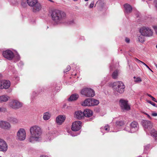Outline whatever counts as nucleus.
<instances>
[{
  "mask_svg": "<svg viewBox=\"0 0 157 157\" xmlns=\"http://www.w3.org/2000/svg\"><path fill=\"white\" fill-rule=\"evenodd\" d=\"M30 136L28 141L29 142L34 143L39 141L41 139L42 131L40 128L37 125H34L30 128Z\"/></svg>",
  "mask_w": 157,
  "mask_h": 157,
  "instance_id": "obj_1",
  "label": "nucleus"
},
{
  "mask_svg": "<svg viewBox=\"0 0 157 157\" xmlns=\"http://www.w3.org/2000/svg\"><path fill=\"white\" fill-rule=\"evenodd\" d=\"M52 20L56 24L62 22L66 18V14L64 12L59 10L53 11L51 14Z\"/></svg>",
  "mask_w": 157,
  "mask_h": 157,
  "instance_id": "obj_2",
  "label": "nucleus"
},
{
  "mask_svg": "<svg viewBox=\"0 0 157 157\" xmlns=\"http://www.w3.org/2000/svg\"><path fill=\"white\" fill-rule=\"evenodd\" d=\"M112 86V88L115 93L118 92L122 94L124 92L125 86L122 82H114Z\"/></svg>",
  "mask_w": 157,
  "mask_h": 157,
  "instance_id": "obj_3",
  "label": "nucleus"
},
{
  "mask_svg": "<svg viewBox=\"0 0 157 157\" xmlns=\"http://www.w3.org/2000/svg\"><path fill=\"white\" fill-rule=\"evenodd\" d=\"M28 5L33 7V10L34 12L39 11L41 8L40 4L37 2V0H27Z\"/></svg>",
  "mask_w": 157,
  "mask_h": 157,
  "instance_id": "obj_4",
  "label": "nucleus"
},
{
  "mask_svg": "<svg viewBox=\"0 0 157 157\" xmlns=\"http://www.w3.org/2000/svg\"><path fill=\"white\" fill-rule=\"evenodd\" d=\"M140 32L141 34L145 36L151 37L153 36V30L148 27H143L140 29Z\"/></svg>",
  "mask_w": 157,
  "mask_h": 157,
  "instance_id": "obj_5",
  "label": "nucleus"
},
{
  "mask_svg": "<svg viewBox=\"0 0 157 157\" xmlns=\"http://www.w3.org/2000/svg\"><path fill=\"white\" fill-rule=\"evenodd\" d=\"M139 128L138 123L136 121L132 122L130 125V127L126 126L124 128V130L130 133H134L137 131Z\"/></svg>",
  "mask_w": 157,
  "mask_h": 157,
  "instance_id": "obj_6",
  "label": "nucleus"
},
{
  "mask_svg": "<svg viewBox=\"0 0 157 157\" xmlns=\"http://www.w3.org/2000/svg\"><path fill=\"white\" fill-rule=\"evenodd\" d=\"M81 93L82 94L87 97H92L95 95L94 91L90 88H84L82 90Z\"/></svg>",
  "mask_w": 157,
  "mask_h": 157,
  "instance_id": "obj_7",
  "label": "nucleus"
},
{
  "mask_svg": "<svg viewBox=\"0 0 157 157\" xmlns=\"http://www.w3.org/2000/svg\"><path fill=\"white\" fill-rule=\"evenodd\" d=\"M26 133L25 130L23 128H20L17 133V139L21 141L24 140L26 138Z\"/></svg>",
  "mask_w": 157,
  "mask_h": 157,
  "instance_id": "obj_8",
  "label": "nucleus"
},
{
  "mask_svg": "<svg viewBox=\"0 0 157 157\" xmlns=\"http://www.w3.org/2000/svg\"><path fill=\"white\" fill-rule=\"evenodd\" d=\"M22 104L16 100L12 101L9 103L10 106L13 109H18L22 107Z\"/></svg>",
  "mask_w": 157,
  "mask_h": 157,
  "instance_id": "obj_9",
  "label": "nucleus"
},
{
  "mask_svg": "<svg viewBox=\"0 0 157 157\" xmlns=\"http://www.w3.org/2000/svg\"><path fill=\"white\" fill-rule=\"evenodd\" d=\"M2 55L5 58L9 60H12L14 57L13 52L9 50L3 51Z\"/></svg>",
  "mask_w": 157,
  "mask_h": 157,
  "instance_id": "obj_10",
  "label": "nucleus"
},
{
  "mask_svg": "<svg viewBox=\"0 0 157 157\" xmlns=\"http://www.w3.org/2000/svg\"><path fill=\"white\" fill-rule=\"evenodd\" d=\"M120 105L122 109L128 110L130 109V107L128 104V101L121 99L119 101Z\"/></svg>",
  "mask_w": 157,
  "mask_h": 157,
  "instance_id": "obj_11",
  "label": "nucleus"
},
{
  "mask_svg": "<svg viewBox=\"0 0 157 157\" xmlns=\"http://www.w3.org/2000/svg\"><path fill=\"white\" fill-rule=\"evenodd\" d=\"M82 122L79 121H76L72 124L71 129L74 131H76L80 130L81 127Z\"/></svg>",
  "mask_w": 157,
  "mask_h": 157,
  "instance_id": "obj_12",
  "label": "nucleus"
},
{
  "mask_svg": "<svg viewBox=\"0 0 157 157\" xmlns=\"http://www.w3.org/2000/svg\"><path fill=\"white\" fill-rule=\"evenodd\" d=\"M8 149V145L6 142L2 139H0V151L6 152Z\"/></svg>",
  "mask_w": 157,
  "mask_h": 157,
  "instance_id": "obj_13",
  "label": "nucleus"
},
{
  "mask_svg": "<svg viewBox=\"0 0 157 157\" xmlns=\"http://www.w3.org/2000/svg\"><path fill=\"white\" fill-rule=\"evenodd\" d=\"M142 123L143 126L145 129H150L153 126L152 123L148 121L143 120Z\"/></svg>",
  "mask_w": 157,
  "mask_h": 157,
  "instance_id": "obj_14",
  "label": "nucleus"
},
{
  "mask_svg": "<svg viewBox=\"0 0 157 157\" xmlns=\"http://www.w3.org/2000/svg\"><path fill=\"white\" fill-rule=\"evenodd\" d=\"M66 118L65 115H59L56 118V122L58 124L61 125L64 122Z\"/></svg>",
  "mask_w": 157,
  "mask_h": 157,
  "instance_id": "obj_15",
  "label": "nucleus"
},
{
  "mask_svg": "<svg viewBox=\"0 0 157 157\" xmlns=\"http://www.w3.org/2000/svg\"><path fill=\"white\" fill-rule=\"evenodd\" d=\"M0 127L4 129H9L11 127V125L8 122L4 121H0Z\"/></svg>",
  "mask_w": 157,
  "mask_h": 157,
  "instance_id": "obj_16",
  "label": "nucleus"
},
{
  "mask_svg": "<svg viewBox=\"0 0 157 157\" xmlns=\"http://www.w3.org/2000/svg\"><path fill=\"white\" fill-rule=\"evenodd\" d=\"M75 116L78 119H82L84 117V112H82L80 110L76 111L75 112Z\"/></svg>",
  "mask_w": 157,
  "mask_h": 157,
  "instance_id": "obj_17",
  "label": "nucleus"
},
{
  "mask_svg": "<svg viewBox=\"0 0 157 157\" xmlns=\"http://www.w3.org/2000/svg\"><path fill=\"white\" fill-rule=\"evenodd\" d=\"M124 7L125 14H129L132 12V8L129 4L127 3L125 4L124 5Z\"/></svg>",
  "mask_w": 157,
  "mask_h": 157,
  "instance_id": "obj_18",
  "label": "nucleus"
},
{
  "mask_svg": "<svg viewBox=\"0 0 157 157\" xmlns=\"http://www.w3.org/2000/svg\"><path fill=\"white\" fill-rule=\"evenodd\" d=\"M91 98H87L82 104L83 106H92Z\"/></svg>",
  "mask_w": 157,
  "mask_h": 157,
  "instance_id": "obj_19",
  "label": "nucleus"
},
{
  "mask_svg": "<svg viewBox=\"0 0 157 157\" xmlns=\"http://www.w3.org/2000/svg\"><path fill=\"white\" fill-rule=\"evenodd\" d=\"M3 89H8L10 86V82L9 80H2Z\"/></svg>",
  "mask_w": 157,
  "mask_h": 157,
  "instance_id": "obj_20",
  "label": "nucleus"
},
{
  "mask_svg": "<svg viewBox=\"0 0 157 157\" xmlns=\"http://www.w3.org/2000/svg\"><path fill=\"white\" fill-rule=\"evenodd\" d=\"M84 116L86 117H90L93 114L92 111L88 109H86L84 111Z\"/></svg>",
  "mask_w": 157,
  "mask_h": 157,
  "instance_id": "obj_21",
  "label": "nucleus"
},
{
  "mask_svg": "<svg viewBox=\"0 0 157 157\" xmlns=\"http://www.w3.org/2000/svg\"><path fill=\"white\" fill-rule=\"evenodd\" d=\"M78 95L77 94H74L71 96L68 99L69 101H72L76 100L78 98Z\"/></svg>",
  "mask_w": 157,
  "mask_h": 157,
  "instance_id": "obj_22",
  "label": "nucleus"
},
{
  "mask_svg": "<svg viewBox=\"0 0 157 157\" xmlns=\"http://www.w3.org/2000/svg\"><path fill=\"white\" fill-rule=\"evenodd\" d=\"M151 135L152 137L155 138L157 137V131L154 129H152L150 132Z\"/></svg>",
  "mask_w": 157,
  "mask_h": 157,
  "instance_id": "obj_23",
  "label": "nucleus"
},
{
  "mask_svg": "<svg viewBox=\"0 0 157 157\" xmlns=\"http://www.w3.org/2000/svg\"><path fill=\"white\" fill-rule=\"evenodd\" d=\"M51 114L48 112L44 113L43 114V118L44 120L47 121L49 119Z\"/></svg>",
  "mask_w": 157,
  "mask_h": 157,
  "instance_id": "obj_24",
  "label": "nucleus"
},
{
  "mask_svg": "<svg viewBox=\"0 0 157 157\" xmlns=\"http://www.w3.org/2000/svg\"><path fill=\"white\" fill-rule=\"evenodd\" d=\"M9 97L5 95H3L0 96V101L5 102L8 100Z\"/></svg>",
  "mask_w": 157,
  "mask_h": 157,
  "instance_id": "obj_25",
  "label": "nucleus"
},
{
  "mask_svg": "<svg viewBox=\"0 0 157 157\" xmlns=\"http://www.w3.org/2000/svg\"><path fill=\"white\" fill-rule=\"evenodd\" d=\"M109 129V127L108 125H105L104 127H102L101 128V130L102 132H103L104 130L106 132H107Z\"/></svg>",
  "mask_w": 157,
  "mask_h": 157,
  "instance_id": "obj_26",
  "label": "nucleus"
},
{
  "mask_svg": "<svg viewBox=\"0 0 157 157\" xmlns=\"http://www.w3.org/2000/svg\"><path fill=\"white\" fill-rule=\"evenodd\" d=\"M139 41L141 43H143L145 41V37L144 36L141 34L138 36Z\"/></svg>",
  "mask_w": 157,
  "mask_h": 157,
  "instance_id": "obj_27",
  "label": "nucleus"
},
{
  "mask_svg": "<svg viewBox=\"0 0 157 157\" xmlns=\"http://www.w3.org/2000/svg\"><path fill=\"white\" fill-rule=\"evenodd\" d=\"M134 59H135V61L136 62H137V63H139V64L142 63V64H143L144 65V66H145L147 68H149V67L146 64H145V63H144L143 62L139 60L138 59H137L136 58H135Z\"/></svg>",
  "mask_w": 157,
  "mask_h": 157,
  "instance_id": "obj_28",
  "label": "nucleus"
},
{
  "mask_svg": "<svg viewBox=\"0 0 157 157\" xmlns=\"http://www.w3.org/2000/svg\"><path fill=\"white\" fill-rule=\"evenodd\" d=\"M118 71L117 70L114 71L112 73V78L113 79H116L117 78L118 75Z\"/></svg>",
  "mask_w": 157,
  "mask_h": 157,
  "instance_id": "obj_29",
  "label": "nucleus"
},
{
  "mask_svg": "<svg viewBox=\"0 0 157 157\" xmlns=\"http://www.w3.org/2000/svg\"><path fill=\"white\" fill-rule=\"evenodd\" d=\"M91 99L92 106L97 105L99 103V101L98 100L93 98H91Z\"/></svg>",
  "mask_w": 157,
  "mask_h": 157,
  "instance_id": "obj_30",
  "label": "nucleus"
},
{
  "mask_svg": "<svg viewBox=\"0 0 157 157\" xmlns=\"http://www.w3.org/2000/svg\"><path fill=\"white\" fill-rule=\"evenodd\" d=\"M125 123L123 121H117L116 122V124L118 126H122Z\"/></svg>",
  "mask_w": 157,
  "mask_h": 157,
  "instance_id": "obj_31",
  "label": "nucleus"
},
{
  "mask_svg": "<svg viewBox=\"0 0 157 157\" xmlns=\"http://www.w3.org/2000/svg\"><path fill=\"white\" fill-rule=\"evenodd\" d=\"M134 78V81L136 82H141V79L139 77H136L134 76L133 77Z\"/></svg>",
  "mask_w": 157,
  "mask_h": 157,
  "instance_id": "obj_32",
  "label": "nucleus"
},
{
  "mask_svg": "<svg viewBox=\"0 0 157 157\" xmlns=\"http://www.w3.org/2000/svg\"><path fill=\"white\" fill-rule=\"evenodd\" d=\"M71 69V67L70 66H68L67 67V68L66 69H65V70H64V73H66L68 71H69Z\"/></svg>",
  "mask_w": 157,
  "mask_h": 157,
  "instance_id": "obj_33",
  "label": "nucleus"
},
{
  "mask_svg": "<svg viewBox=\"0 0 157 157\" xmlns=\"http://www.w3.org/2000/svg\"><path fill=\"white\" fill-rule=\"evenodd\" d=\"M15 59V61H14L15 62H17L20 59V57L19 55H17V56H16L14 57Z\"/></svg>",
  "mask_w": 157,
  "mask_h": 157,
  "instance_id": "obj_34",
  "label": "nucleus"
},
{
  "mask_svg": "<svg viewBox=\"0 0 157 157\" xmlns=\"http://www.w3.org/2000/svg\"><path fill=\"white\" fill-rule=\"evenodd\" d=\"M6 111V109L4 107H0V112H5Z\"/></svg>",
  "mask_w": 157,
  "mask_h": 157,
  "instance_id": "obj_35",
  "label": "nucleus"
},
{
  "mask_svg": "<svg viewBox=\"0 0 157 157\" xmlns=\"http://www.w3.org/2000/svg\"><path fill=\"white\" fill-rule=\"evenodd\" d=\"M54 137V134L52 133H51L49 137H48V139L49 140H51L52 139H53Z\"/></svg>",
  "mask_w": 157,
  "mask_h": 157,
  "instance_id": "obj_36",
  "label": "nucleus"
},
{
  "mask_svg": "<svg viewBox=\"0 0 157 157\" xmlns=\"http://www.w3.org/2000/svg\"><path fill=\"white\" fill-rule=\"evenodd\" d=\"M94 5V1H92L90 4L89 7L90 8H92Z\"/></svg>",
  "mask_w": 157,
  "mask_h": 157,
  "instance_id": "obj_37",
  "label": "nucleus"
},
{
  "mask_svg": "<svg viewBox=\"0 0 157 157\" xmlns=\"http://www.w3.org/2000/svg\"><path fill=\"white\" fill-rule=\"evenodd\" d=\"M153 28L155 31V34L157 35V26H154Z\"/></svg>",
  "mask_w": 157,
  "mask_h": 157,
  "instance_id": "obj_38",
  "label": "nucleus"
},
{
  "mask_svg": "<svg viewBox=\"0 0 157 157\" xmlns=\"http://www.w3.org/2000/svg\"><path fill=\"white\" fill-rule=\"evenodd\" d=\"M21 6L24 7H25L27 6V4L26 2H22L21 3Z\"/></svg>",
  "mask_w": 157,
  "mask_h": 157,
  "instance_id": "obj_39",
  "label": "nucleus"
},
{
  "mask_svg": "<svg viewBox=\"0 0 157 157\" xmlns=\"http://www.w3.org/2000/svg\"><path fill=\"white\" fill-rule=\"evenodd\" d=\"M148 102L149 103L151 104V105H153V106H155L156 104L154 103L151 101H148Z\"/></svg>",
  "mask_w": 157,
  "mask_h": 157,
  "instance_id": "obj_40",
  "label": "nucleus"
},
{
  "mask_svg": "<svg viewBox=\"0 0 157 157\" xmlns=\"http://www.w3.org/2000/svg\"><path fill=\"white\" fill-rule=\"evenodd\" d=\"M152 116L154 117H156L157 116V113L153 112L151 114Z\"/></svg>",
  "mask_w": 157,
  "mask_h": 157,
  "instance_id": "obj_41",
  "label": "nucleus"
},
{
  "mask_svg": "<svg viewBox=\"0 0 157 157\" xmlns=\"http://www.w3.org/2000/svg\"><path fill=\"white\" fill-rule=\"evenodd\" d=\"M2 81H0V89H2Z\"/></svg>",
  "mask_w": 157,
  "mask_h": 157,
  "instance_id": "obj_42",
  "label": "nucleus"
},
{
  "mask_svg": "<svg viewBox=\"0 0 157 157\" xmlns=\"http://www.w3.org/2000/svg\"><path fill=\"white\" fill-rule=\"evenodd\" d=\"M125 40V41L127 43H129V42H130V40H129V38H126Z\"/></svg>",
  "mask_w": 157,
  "mask_h": 157,
  "instance_id": "obj_43",
  "label": "nucleus"
},
{
  "mask_svg": "<svg viewBox=\"0 0 157 157\" xmlns=\"http://www.w3.org/2000/svg\"><path fill=\"white\" fill-rule=\"evenodd\" d=\"M144 114L147 115V117L150 119H151V117L150 116L148 115L147 113H145Z\"/></svg>",
  "mask_w": 157,
  "mask_h": 157,
  "instance_id": "obj_44",
  "label": "nucleus"
},
{
  "mask_svg": "<svg viewBox=\"0 0 157 157\" xmlns=\"http://www.w3.org/2000/svg\"><path fill=\"white\" fill-rule=\"evenodd\" d=\"M151 98H152V100L153 101H155V102H157V101H156L155 99L153 97H152Z\"/></svg>",
  "mask_w": 157,
  "mask_h": 157,
  "instance_id": "obj_45",
  "label": "nucleus"
},
{
  "mask_svg": "<svg viewBox=\"0 0 157 157\" xmlns=\"http://www.w3.org/2000/svg\"><path fill=\"white\" fill-rule=\"evenodd\" d=\"M13 120H14L13 121L17 123L18 122V120L14 118Z\"/></svg>",
  "mask_w": 157,
  "mask_h": 157,
  "instance_id": "obj_46",
  "label": "nucleus"
},
{
  "mask_svg": "<svg viewBox=\"0 0 157 157\" xmlns=\"http://www.w3.org/2000/svg\"><path fill=\"white\" fill-rule=\"evenodd\" d=\"M147 95L149 97L151 98H152V97H153L150 94H147Z\"/></svg>",
  "mask_w": 157,
  "mask_h": 157,
  "instance_id": "obj_47",
  "label": "nucleus"
},
{
  "mask_svg": "<svg viewBox=\"0 0 157 157\" xmlns=\"http://www.w3.org/2000/svg\"><path fill=\"white\" fill-rule=\"evenodd\" d=\"M2 76V74L0 73V78Z\"/></svg>",
  "mask_w": 157,
  "mask_h": 157,
  "instance_id": "obj_48",
  "label": "nucleus"
},
{
  "mask_svg": "<svg viewBox=\"0 0 157 157\" xmlns=\"http://www.w3.org/2000/svg\"><path fill=\"white\" fill-rule=\"evenodd\" d=\"M155 67H156L157 69V64H156V63H155Z\"/></svg>",
  "mask_w": 157,
  "mask_h": 157,
  "instance_id": "obj_49",
  "label": "nucleus"
},
{
  "mask_svg": "<svg viewBox=\"0 0 157 157\" xmlns=\"http://www.w3.org/2000/svg\"><path fill=\"white\" fill-rule=\"evenodd\" d=\"M155 140L157 142V137L155 138Z\"/></svg>",
  "mask_w": 157,
  "mask_h": 157,
  "instance_id": "obj_50",
  "label": "nucleus"
},
{
  "mask_svg": "<svg viewBox=\"0 0 157 157\" xmlns=\"http://www.w3.org/2000/svg\"><path fill=\"white\" fill-rule=\"evenodd\" d=\"M74 22V21L73 20H72L71 21V23H70V24H71L72 23H73Z\"/></svg>",
  "mask_w": 157,
  "mask_h": 157,
  "instance_id": "obj_51",
  "label": "nucleus"
},
{
  "mask_svg": "<svg viewBox=\"0 0 157 157\" xmlns=\"http://www.w3.org/2000/svg\"><path fill=\"white\" fill-rule=\"evenodd\" d=\"M149 70L153 72L149 68H148Z\"/></svg>",
  "mask_w": 157,
  "mask_h": 157,
  "instance_id": "obj_52",
  "label": "nucleus"
},
{
  "mask_svg": "<svg viewBox=\"0 0 157 157\" xmlns=\"http://www.w3.org/2000/svg\"><path fill=\"white\" fill-rule=\"evenodd\" d=\"M149 70L153 72L149 68H148Z\"/></svg>",
  "mask_w": 157,
  "mask_h": 157,
  "instance_id": "obj_53",
  "label": "nucleus"
},
{
  "mask_svg": "<svg viewBox=\"0 0 157 157\" xmlns=\"http://www.w3.org/2000/svg\"><path fill=\"white\" fill-rule=\"evenodd\" d=\"M85 1H88L89 0H84Z\"/></svg>",
  "mask_w": 157,
  "mask_h": 157,
  "instance_id": "obj_54",
  "label": "nucleus"
},
{
  "mask_svg": "<svg viewBox=\"0 0 157 157\" xmlns=\"http://www.w3.org/2000/svg\"><path fill=\"white\" fill-rule=\"evenodd\" d=\"M74 1H77L78 0H73Z\"/></svg>",
  "mask_w": 157,
  "mask_h": 157,
  "instance_id": "obj_55",
  "label": "nucleus"
},
{
  "mask_svg": "<svg viewBox=\"0 0 157 157\" xmlns=\"http://www.w3.org/2000/svg\"><path fill=\"white\" fill-rule=\"evenodd\" d=\"M100 1V0L98 1L97 2H99Z\"/></svg>",
  "mask_w": 157,
  "mask_h": 157,
  "instance_id": "obj_56",
  "label": "nucleus"
},
{
  "mask_svg": "<svg viewBox=\"0 0 157 157\" xmlns=\"http://www.w3.org/2000/svg\"><path fill=\"white\" fill-rule=\"evenodd\" d=\"M156 48L157 49V45H156Z\"/></svg>",
  "mask_w": 157,
  "mask_h": 157,
  "instance_id": "obj_57",
  "label": "nucleus"
},
{
  "mask_svg": "<svg viewBox=\"0 0 157 157\" xmlns=\"http://www.w3.org/2000/svg\"><path fill=\"white\" fill-rule=\"evenodd\" d=\"M0 157H2L1 156H0Z\"/></svg>",
  "mask_w": 157,
  "mask_h": 157,
  "instance_id": "obj_58",
  "label": "nucleus"
}]
</instances>
